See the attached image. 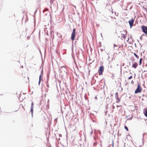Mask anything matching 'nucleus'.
I'll return each mask as SVG.
<instances>
[{
  "mask_svg": "<svg viewBox=\"0 0 147 147\" xmlns=\"http://www.w3.org/2000/svg\"><path fill=\"white\" fill-rule=\"evenodd\" d=\"M104 67L103 66H100L98 70V73L99 75H102V72L104 71Z\"/></svg>",
  "mask_w": 147,
  "mask_h": 147,
  "instance_id": "f257e3e1",
  "label": "nucleus"
},
{
  "mask_svg": "<svg viewBox=\"0 0 147 147\" xmlns=\"http://www.w3.org/2000/svg\"><path fill=\"white\" fill-rule=\"evenodd\" d=\"M142 88L140 87V84H138V85L137 88L135 90V94H136L142 91Z\"/></svg>",
  "mask_w": 147,
  "mask_h": 147,
  "instance_id": "f03ea898",
  "label": "nucleus"
},
{
  "mask_svg": "<svg viewBox=\"0 0 147 147\" xmlns=\"http://www.w3.org/2000/svg\"><path fill=\"white\" fill-rule=\"evenodd\" d=\"M76 29L75 28L73 29L71 37L72 41H73L74 40L76 36Z\"/></svg>",
  "mask_w": 147,
  "mask_h": 147,
  "instance_id": "7ed1b4c3",
  "label": "nucleus"
},
{
  "mask_svg": "<svg viewBox=\"0 0 147 147\" xmlns=\"http://www.w3.org/2000/svg\"><path fill=\"white\" fill-rule=\"evenodd\" d=\"M142 29L144 33L147 34V27L146 26H142Z\"/></svg>",
  "mask_w": 147,
  "mask_h": 147,
  "instance_id": "20e7f679",
  "label": "nucleus"
},
{
  "mask_svg": "<svg viewBox=\"0 0 147 147\" xmlns=\"http://www.w3.org/2000/svg\"><path fill=\"white\" fill-rule=\"evenodd\" d=\"M134 20L133 19H131L128 21L130 28H131L132 27L134 23Z\"/></svg>",
  "mask_w": 147,
  "mask_h": 147,
  "instance_id": "39448f33",
  "label": "nucleus"
},
{
  "mask_svg": "<svg viewBox=\"0 0 147 147\" xmlns=\"http://www.w3.org/2000/svg\"><path fill=\"white\" fill-rule=\"evenodd\" d=\"M138 66V63L136 62H135L133 64L132 67L136 69L137 67Z\"/></svg>",
  "mask_w": 147,
  "mask_h": 147,
  "instance_id": "423d86ee",
  "label": "nucleus"
},
{
  "mask_svg": "<svg viewBox=\"0 0 147 147\" xmlns=\"http://www.w3.org/2000/svg\"><path fill=\"white\" fill-rule=\"evenodd\" d=\"M116 100H117V101H116V102L117 103H119L120 101V100L119 98L118 97V96H117V97H115Z\"/></svg>",
  "mask_w": 147,
  "mask_h": 147,
  "instance_id": "0eeeda50",
  "label": "nucleus"
},
{
  "mask_svg": "<svg viewBox=\"0 0 147 147\" xmlns=\"http://www.w3.org/2000/svg\"><path fill=\"white\" fill-rule=\"evenodd\" d=\"M146 111L144 112V115L146 117H147V109H145Z\"/></svg>",
  "mask_w": 147,
  "mask_h": 147,
  "instance_id": "6e6552de",
  "label": "nucleus"
},
{
  "mask_svg": "<svg viewBox=\"0 0 147 147\" xmlns=\"http://www.w3.org/2000/svg\"><path fill=\"white\" fill-rule=\"evenodd\" d=\"M33 109H34V108H31V109H30V111L31 112V114L32 115H33Z\"/></svg>",
  "mask_w": 147,
  "mask_h": 147,
  "instance_id": "1a4fd4ad",
  "label": "nucleus"
},
{
  "mask_svg": "<svg viewBox=\"0 0 147 147\" xmlns=\"http://www.w3.org/2000/svg\"><path fill=\"white\" fill-rule=\"evenodd\" d=\"M142 59L141 58L140 59V61H139V65H141L142 64Z\"/></svg>",
  "mask_w": 147,
  "mask_h": 147,
  "instance_id": "9d476101",
  "label": "nucleus"
},
{
  "mask_svg": "<svg viewBox=\"0 0 147 147\" xmlns=\"http://www.w3.org/2000/svg\"><path fill=\"white\" fill-rule=\"evenodd\" d=\"M134 54L135 56L137 58H139V56L136 54L135 53H134Z\"/></svg>",
  "mask_w": 147,
  "mask_h": 147,
  "instance_id": "9b49d317",
  "label": "nucleus"
},
{
  "mask_svg": "<svg viewBox=\"0 0 147 147\" xmlns=\"http://www.w3.org/2000/svg\"><path fill=\"white\" fill-rule=\"evenodd\" d=\"M42 78V76H41V75H40V76H39V84L40 82V81H41V78Z\"/></svg>",
  "mask_w": 147,
  "mask_h": 147,
  "instance_id": "f8f14e48",
  "label": "nucleus"
},
{
  "mask_svg": "<svg viewBox=\"0 0 147 147\" xmlns=\"http://www.w3.org/2000/svg\"><path fill=\"white\" fill-rule=\"evenodd\" d=\"M34 102H32L31 104V108H34Z\"/></svg>",
  "mask_w": 147,
  "mask_h": 147,
  "instance_id": "ddd939ff",
  "label": "nucleus"
},
{
  "mask_svg": "<svg viewBox=\"0 0 147 147\" xmlns=\"http://www.w3.org/2000/svg\"><path fill=\"white\" fill-rule=\"evenodd\" d=\"M122 38L124 39H125V35L124 34H123V36H122Z\"/></svg>",
  "mask_w": 147,
  "mask_h": 147,
  "instance_id": "4468645a",
  "label": "nucleus"
},
{
  "mask_svg": "<svg viewBox=\"0 0 147 147\" xmlns=\"http://www.w3.org/2000/svg\"><path fill=\"white\" fill-rule=\"evenodd\" d=\"M125 129L128 131V128L127 127H126V126H125Z\"/></svg>",
  "mask_w": 147,
  "mask_h": 147,
  "instance_id": "2eb2a0df",
  "label": "nucleus"
},
{
  "mask_svg": "<svg viewBox=\"0 0 147 147\" xmlns=\"http://www.w3.org/2000/svg\"><path fill=\"white\" fill-rule=\"evenodd\" d=\"M97 144V142H95L94 143L93 145L94 146H96Z\"/></svg>",
  "mask_w": 147,
  "mask_h": 147,
  "instance_id": "dca6fc26",
  "label": "nucleus"
},
{
  "mask_svg": "<svg viewBox=\"0 0 147 147\" xmlns=\"http://www.w3.org/2000/svg\"><path fill=\"white\" fill-rule=\"evenodd\" d=\"M115 97H117V96H118V94L117 92H116L115 94Z\"/></svg>",
  "mask_w": 147,
  "mask_h": 147,
  "instance_id": "f3484780",
  "label": "nucleus"
},
{
  "mask_svg": "<svg viewBox=\"0 0 147 147\" xmlns=\"http://www.w3.org/2000/svg\"><path fill=\"white\" fill-rule=\"evenodd\" d=\"M132 78V76H131L128 78V79H129L130 80V79H131Z\"/></svg>",
  "mask_w": 147,
  "mask_h": 147,
  "instance_id": "a211bd4d",
  "label": "nucleus"
},
{
  "mask_svg": "<svg viewBox=\"0 0 147 147\" xmlns=\"http://www.w3.org/2000/svg\"><path fill=\"white\" fill-rule=\"evenodd\" d=\"M121 107V105H119V106H118V105L117 106V107Z\"/></svg>",
  "mask_w": 147,
  "mask_h": 147,
  "instance_id": "6ab92c4d",
  "label": "nucleus"
},
{
  "mask_svg": "<svg viewBox=\"0 0 147 147\" xmlns=\"http://www.w3.org/2000/svg\"><path fill=\"white\" fill-rule=\"evenodd\" d=\"M60 37L61 38L62 37V35L61 34H60Z\"/></svg>",
  "mask_w": 147,
  "mask_h": 147,
  "instance_id": "aec40b11",
  "label": "nucleus"
},
{
  "mask_svg": "<svg viewBox=\"0 0 147 147\" xmlns=\"http://www.w3.org/2000/svg\"><path fill=\"white\" fill-rule=\"evenodd\" d=\"M133 82V80H132L131 81V83H132Z\"/></svg>",
  "mask_w": 147,
  "mask_h": 147,
  "instance_id": "412c9836",
  "label": "nucleus"
},
{
  "mask_svg": "<svg viewBox=\"0 0 147 147\" xmlns=\"http://www.w3.org/2000/svg\"><path fill=\"white\" fill-rule=\"evenodd\" d=\"M23 108L24 110H25L24 108L23 107Z\"/></svg>",
  "mask_w": 147,
  "mask_h": 147,
  "instance_id": "4be33fe9",
  "label": "nucleus"
},
{
  "mask_svg": "<svg viewBox=\"0 0 147 147\" xmlns=\"http://www.w3.org/2000/svg\"><path fill=\"white\" fill-rule=\"evenodd\" d=\"M114 46H116V45H114Z\"/></svg>",
  "mask_w": 147,
  "mask_h": 147,
  "instance_id": "5701e85b",
  "label": "nucleus"
}]
</instances>
